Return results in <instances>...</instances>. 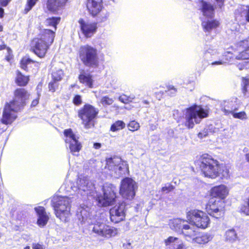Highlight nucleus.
<instances>
[{
	"mask_svg": "<svg viewBox=\"0 0 249 249\" xmlns=\"http://www.w3.org/2000/svg\"><path fill=\"white\" fill-rule=\"evenodd\" d=\"M170 228L182 234L187 241H191L194 244L204 245L208 243L214 237V235L209 232H200L197 234L196 229L188 224L185 219L176 218L170 221Z\"/></svg>",
	"mask_w": 249,
	"mask_h": 249,
	"instance_id": "f257e3e1",
	"label": "nucleus"
},
{
	"mask_svg": "<svg viewBox=\"0 0 249 249\" xmlns=\"http://www.w3.org/2000/svg\"><path fill=\"white\" fill-rule=\"evenodd\" d=\"M29 94L24 89H18L14 93V99L5 105L1 122L5 124H11L17 117V112L25 105Z\"/></svg>",
	"mask_w": 249,
	"mask_h": 249,
	"instance_id": "f03ea898",
	"label": "nucleus"
},
{
	"mask_svg": "<svg viewBox=\"0 0 249 249\" xmlns=\"http://www.w3.org/2000/svg\"><path fill=\"white\" fill-rule=\"evenodd\" d=\"M55 36V31L48 29L42 30L37 37L31 40L30 51L40 58L45 57L54 41Z\"/></svg>",
	"mask_w": 249,
	"mask_h": 249,
	"instance_id": "7ed1b4c3",
	"label": "nucleus"
},
{
	"mask_svg": "<svg viewBox=\"0 0 249 249\" xmlns=\"http://www.w3.org/2000/svg\"><path fill=\"white\" fill-rule=\"evenodd\" d=\"M77 186L74 183L66 181L61 186L60 189L66 193H69L71 195H74L77 192L78 194L83 195V193H86L87 195L90 194L94 189L93 183L87 177H79L76 182Z\"/></svg>",
	"mask_w": 249,
	"mask_h": 249,
	"instance_id": "20e7f679",
	"label": "nucleus"
},
{
	"mask_svg": "<svg viewBox=\"0 0 249 249\" xmlns=\"http://www.w3.org/2000/svg\"><path fill=\"white\" fill-rule=\"evenodd\" d=\"M114 186L110 184V220L115 223L124 219L125 216V203L121 202L114 192Z\"/></svg>",
	"mask_w": 249,
	"mask_h": 249,
	"instance_id": "39448f33",
	"label": "nucleus"
},
{
	"mask_svg": "<svg viewBox=\"0 0 249 249\" xmlns=\"http://www.w3.org/2000/svg\"><path fill=\"white\" fill-rule=\"evenodd\" d=\"M71 202V199L67 196H54L52 198L51 205L56 216L61 221H67L70 216Z\"/></svg>",
	"mask_w": 249,
	"mask_h": 249,
	"instance_id": "423d86ee",
	"label": "nucleus"
},
{
	"mask_svg": "<svg viewBox=\"0 0 249 249\" xmlns=\"http://www.w3.org/2000/svg\"><path fill=\"white\" fill-rule=\"evenodd\" d=\"M205 177L215 178L218 176V164L208 154L203 155L196 162Z\"/></svg>",
	"mask_w": 249,
	"mask_h": 249,
	"instance_id": "0eeeda50",
	"label": "nucleus"
},
{
	"mask_svg": "<svg viewBox=\"0 0 249 249\" xmlns=\"http://www.w3.org/2000/svg\"><path fill=\"white\" fill-rule=\"evenodd\" d=\"M209 111L200 106L194 105L186 110L185 125L189 128L194 127L195 124H199L201 120L208 116Z\"/></svg>",
	"mask_w": 249,
	"mask_h": 249,
	"instance_id": "6e6552de",
	"label": "nucleus"
},
{
	"mask_svg": "<svg viewBox=\"0 0 249 249\" xmlns=\"http://www.w3.org/2000/svg\"><path fill=\"white\" fill-rule=\"evenodd\" d=\"M78 56L82 63L86 66L96 68L99 65L98 51L89 44L80 46Z\"/></svg>",
	"mask_w": 249,
	"mask_h": 249,
	"instance_id": "1a4fd4ad",
	"label": "nucleus"
},
{
	"mask_svg": "<svg viewBox=\"0 0 249 249\" xmlns=\"http://www.w3.org/2000/svg\"><path fill=\"white\" fill-rule=\"evenodd\" d=\"M186 219L185 220L189 225L191 224L201 229L207 228L210 224V219L207 214L197 209H191L187 212Z\"/></svg>",
	"mask_w": 249,
	"mask_h": 249,
	"instance_id": "9d476101",
	"label": "nucleus"
},
{
	"mask_svg": "<svg viewBox=\"0 0 249 249\" xmlns=\"http://www.w3.org/2000/svg\"><path fill=\"white\" fill-rule=\"evenodd\" d=\"M137 189L136 182L131 178L126 177L121 182L120 194L124 199L131 200L134 198Z\"/></svg>",
	"mask_w": 249,
	"mask_h": 249,
	"instance_id": "9b49d317",
	"label": "nucleus"
},
{
	"mask_svg": "<svg viewBox=\"0 0 249 249\" xmlns=\"http://www.w3.org/2000/svg\"><path fill=\"white\" fill-rule=\"evenodd\" d=\"M128 172V166L125 161H122L119 157L110 158V175L118 178Z\"/></svg>",
	"mask_w": 249,
	"mask_h": 249,
	"instance_id": "f8f14e48",
	"label": "nucleus"
},
{
	"mask_svg": "<svg viewBox=\"0 0 249 249\" xmlns=\"http://www.w3.org/2000/svg\"><path fill=\"white\" fill-rule=\"evenodd\" d=\"M98 110L93 106L86 105L78 112V116L83 121V124L87 129L94 125L93 119L98 114Z\"/></svg>",
	"mask_w": 249,
	"mask_h": 249,
	"instance_id": "ddd939ff",
	"label": "nucleus"
},
{
	"mask_svg": "<svg viewBox=\"0 0 249 249\" xmlns=\"http://www.w3.org/2000/svg\"><path fill=\"white\" fill-rule=\"evenodd\" d=\"M225 204L223 200L211 198L206 205L207 213L216 218L221 217L224 215Z\"/></svg>",
	"mask_w": 249,
	"mask_h": 249,
	"instance_id": "4468645a",
	"label": "nucleus"
},
{
	"mask_svg": "<svg viewBox=\"0 0 249 249\" xmlns=\"http://www.w3.org/2000/svg\"><path fill=\"white\" fill-rule=\"evenodd\" d=\"M64 134L65 137V142L69 145L71 152L74 154L75 152H78L81 148V143L78 142V137L73 133L71 129L64 130Z\"/></svg>",
	"mask_w": 249,
	"mask_h": 249,
	"instance_id": "2eb2a0df",
	"label": "nucleus"
},
{
	"mask_svg": "<svg viewBox=\"0 0 249 249\" xmlns=\"http://www.w3.org/2000/svg\"><path fill=\"white\" fill-rule=\"evenodd\" d=\"M78 23L81 33L86 38L91 37L97 32L98 26L96 22L85 21L81 18L78 20Z\"/></svg>",
	"mask_w": 249,
	"mask_h": 249,
	"instance_id": "dca6fc26",
	"label": "nucleus"
},
{
	"mask_svg": "<svg viewBox=\"0 0 249 249\" xmlns=\"http://www.w3.org/2000/svg\"><path fill=\"white\" fill-rule=\"evenodd\" d=\"M41 63L31 59L28 54L22 57L19 61L20 67L26 71L36 72L40 68Z\"/></svg>",
	"mask_w": 249,
	"mask_h": 249,
	"instance_id": "f3484780",
	"label": "nucleus"
},
{
	"mask_svg": "<svg viewBox=\"0 0 249 249\" xmlns=\"http://www.w3.org/2000/svg\"><path fill=\"white\" fill-rule=\"evenodd\" d=\"M86 5L88 12L93 17L98 15L104 9L103 0H87Z\"/></svg>",
	"mask_w": 249,
	"mask_h": 249,
	"instance_id": "a211bd4d",
	"label": "nucleus"
},
{
	"mask_svg": "<svg viewBox=\"0 0 249 249\" xmlns=\"http://www.w3.org/2000/svg\"><path fill=\"white\" fill-rule=\"evenodd\" d=\"M69 0H47L46 7L48 11L56 14L64 9Z\"/></svg>",
	"mask_w": 249,
	"mask_h": 249,
	"instance_id": "6ab92c4d",
	"label": "nucleus"
},
{
	"mask_svg": "<svg viewBox=\"0 0 249 249\" xmlns=\"http://www.w3.org/2000/svg\"><path fill=\"white\" fill-rule=\"evenodd\" d=\"M166 249H186L183 241L176 237L169 236L164 241Z\"/></svg>",
	"mask_w": 249,
	"mask_h": 249,
	"instance_id": "aec40b11",
	"label": "nucleus"
},
{
	"mask_svg": "<svg viewBox=\"0 0 249 249\" xmlns=\"http://www.w3.org/2000/svg\"><path fill=\"white\" fill-rule=\"evenodd\" d=\"M228 193L229 191L227 187L224 185L215 186L211 190L212 198L222 200L227 196Z\"/></svg>",
	"mask_w": 249,
	"mask_h": 249,
	"instance_id": "412c9836",
	"label": "nucleus"
},
{
	"mask_svg": "<svg viewBox=\"0 0 249 249\" xmlns=\"http://www.w3.org/2000/svg\"><path fill=\"white\" fill-rule=\"evenodd\" d=\"M199 6L203 15L208 18H212L214 15V6L210 2L200 0Z\"/></svg>",
	"mask_w": 249,
	"mask_h": 249,
	"instance_id": "4be33fe9",
	"label": "nucleus"
},
{
	"mask_svg": "<svg viewBox=\"0 0 249 249\" xmlns=\"http://www.w3.org/2000/svg\"><path fill=\"white\" fill-rule=\"evenodd\" d=\"M35 210L37 215V224L40 227H43L47 224L49 219L45 208L41 206H38L35 208Z\"/></svg>",
	"mask_w": 249,
	"mask_h": 249,
	"instance_id": "5701e85b",
	"label": "nucleus"
},
{
	"mask_svg": "<svg viewBox=\"0 0 249 249\" xmlns=\"http://www.w3.org/2000/svg\"><path fill=\"white\" fill-rule=\"evenodd\" d=\"M234 14L236 20H245L249 22V6H239L235 10Z\"/></svg>",
	"mask_w": 249,
	"mask_h": 249,
	"instance_id": "b1692460",
	"label": "nucleus"
},
{
	"mask_svg": "<svg viewBox=\"0 0 249 249\" xmlns=\"http://www.w3.org/2000/svg\"><path fill=\"white\" fill-rule=\"evenodd\" d=\"M222 111L226 115L231 114L234 111L238 109L235 101L227 100L223 101L220 103Z\"/></svg>",
	"mask_w": 249,
	"mask_h": 249,
	"instance_id": "393cba45",
	"label": "nucleus"
},
{
	"mask_svg": "<svg viewBox=\"0 0 249 249\" xmlns=\"http://www.w3.org/2000/svg\"><path fill=\"white\" fill-rule=\"evenodd\" d=\"M219 23L216 20H209L203 21L202 26L205 32L210 33L215 30L219 26Z\"/></svg>",
	"mask_w": 249,
	"mask_h": 249,
	"instance_id": "a878e982",
	"label": "nucleus"
},
{
	"mask_svg": "<svg viewBox=\"0 0 249 249\" xmlns=\"http://www.w3.org/2000/svg\"><path fill=\"white\" fill-rule=\"evenodd\" d=\"M61 18L59 17H52L48 18L46 19V25L49 27H53L56 30L57 25L60 23Z\"/></svg>",
	"mask_w": 249,
	"mask_h": 249,
	"instance_id": "bb28decb",
	"label": "nucleus"
},
{
	"mask_svg": "<svg viewBox=\"0 0 249 249\" xmlns=\"http://www.w3.org/2000/svg\"><path fill=\"white\" fill-rule=\"evenodd\" d=\"M225 238L227 241L232 243L237 240L238 236L234 230L230 229L225 232Z\"/></svg>",
	"mask_w": 249,
	"mask_h": 249,
	"instance_id": "cd10ccee",
	"label": "nucleus"
},
{
	"mask_svg": "<svg viewBox=\"0 0 249 249\" xmlns=\"http://www.w3.org/2000/svg\"><path fill=\"white\" fill-rule=\"evenodd\" d=\"M218 171H219L218 177L225 178H227L230 177L229 170L226 166L218 165Z\"/></svg>",
	"mask_w": 249,
	"mask_h": 249,
	"instance_id": "c85d7f7f",
	"label": "nucleus"
},
{
	"mask_svg": "<svg viewBox=\"0 0 249 249\" xmlns=\"http://www.w3.org/2000/svg\"><path fill=\"white\" fill-rule=\"evenodd\" d=\"M125 126V123L122 121H117L113 123L110 128V130L115 132L123 129Z\"/></svg>",
	"mask_w": 249,
	"mask_h": 249,
	"instance_id": "c756f323",
	"label": "nucleus"
},
{
	"mask_svg": "<svg viewBox=\"0 0 249 249\" xmlns=\"http://www.w3.org/2000/svg\"><path fill=\"white\" fill-rule=\"evenodd\" d=\"M98 202L100 206H109V197L107 194L104 192L103 196L98 197Z\"/></svg>",
	"mask_w": 249,
	"mask_h": 249,
	"instance_id": "7c9ffc66",
	"label": "nucleus"
},
{
	"mask_svg": "<svg viewBox=\"0 0 249 249\" xmlns=\"http://www.w3.org/2000/svg\"><path fill=\"white\" fill-rule=\"evenodd\" d=\"M38 0H26L23 14H26L36 5Z\"/></svg>",
	"mask_w": 249,
	"mask_h": 249,
	"instance_id": "2f4dec72",
	"label": "nucleus"
},
{
	"mask_svg": "<svg viewBox=\"0 0 249 249\" xmlns=\"http://www.w3.org/2000/svg\"><path fill=\"white\" fill-rule=\"evenodd\" d=\"M239 48H242L243 49L241 53L245 52L244 54H248L249 52V36L247 39L239 42Z\"/></svg>",
	"mask_w": 249,
	"mask_h": 249,
	"instance_id": "473e14b6",
	"label": "nucleus"
},
{
	"mask_svg": "<svg viewBox=\"0 0 249 249\" xmlns=\"http://www.w3.org/2000/svg\"><path fill=\"white\" fill-rule=\"evenodd\" d=\"M244 53H240L236 56V58L238 59H246L245 61L243 62L242 65L245 69H249V58L247 54H244Z\"/></svg>",
	"mask_w": 249,
	"mask_h": 249,
	"instance_id": "72a5a7b5",
	"label": "nucleus"
},
{
	"mask_svg": "<svg viewBox=\"0 0 249 249\" xmlns=\"http://www.w3.org/2000/svg\"><path fill=\"white\" fill-rule=\"evenodd\" d=\"M116 98H118L120 102L124 104H127L129 102H131L132 100L134 99L135 96L130 95L128 96L125 94H122L119 96L116 97Z\"/></svg>",
	"mask_w": 249,
	"mask_h": 249,
	"instance_id": "f704fd0d",
	"label": "nucleus"
},
{
	"mask_svg": "<svg viewBox=\"0 0 249 249\" xmlns=\"http://www.w3.org/2000/svg\"><path fill=\"white\" fill-rule=\"evenodd\" d=\"M217 53V50L211 46H206L205 48L204 54L206 57H208V54L214 55Z\"/></svg>",
	"mask_w": 249,
	"mask_h": 249,
	"instance_id": "c9c22d12",
	"label": "nucleus"
},
{
	"mask_svg": "<svg viewBox=\"0 0 249 249\" xmlns=\"http://www.w3.org/2000/svg\"><path fill=\"white\" fill-rule=\"evenodd\" d=\"M127 127L130 131H135L138 130L140 128V126L137 122L135 121H132L127 124Z\"/></svg>",
	"mask_w": 249,
	"mask_h": 249,
	"instance_id": "e433bc0d",
	"label": "nucleus"
},
{
	"mask_svg": "<svg viewBox=\"0 0 249 249\" xmlns=\"http://www.w3.org/2000/svg\"><path fill=\"white\" fill-rule=\"evenodd\" d=\"M64 75L63 71L60 69L55 68L52 72V78H62Z\"/></svg>",
	"mask_w": 249,
	"mask_h": 249,
	"instance_id": "4c0bfd02",
	"label": "nucleus"
},
{
	"mask_svg": "<svg viewBox=\"0 0 249 249\" xmlns=\"http://www.w3.org/2000/svg\"><path fill=\"white\" fill-rule=\"evenodd\" d=\"M241 211L247 215H249V196L241 207Z\"/></svg>",
	"mask_w": 249,
	"mask_h": 249,
	"instance_id": "58836bf2",
	"label": "nucleus"
},
{
	"mask_svg": "<svg viewBox=\"0 0 249 249\" xmlns=\"http://www.w3.org/2000/svg\"><path fill=\"white\" fill-rule=\"evenodd\" d=\"M231 114L234 118L241 120H246L247 119V114L245 111L236 112L235 111H234Z\"/></svg>",
	"mask_w": 249,
	"mask_h": 249,
	"instance_id": "ea45409f",
	"label": "nucleus"
},
{
	"mask_svg": "<svg viewBox=\"0 0 249 249\" xmlns=\"http://www.w3.org/2000/svg\"><path fill=\"white\" fill-rule=\"evenodd\" d=\"M165 91L170 96H174L176 94L177 90L172 85H168L167 86V90Z\"/></svg>",
	"mask_w": 249,
	"mask_h": 249,
	"instance_id": "a19ab883",
	"label": "nucleus"
},
{
	"mask_svg": "<svg viewBox=\"0 0 249 249\" xmlns=\"http://www.w3.org/2000/svg\"><path fill=\"white\" fill-rule=\"evenodd\" d=\"M242 86V91L245 94L249 89V79H243Z\"/></svg>",
	"mask_w": 249,
	"mask_h": 249,
	"instance_id": "79ce46f5",
	"label": "nucleus"
},
{
	"mask_svg": "<svg viewBox=\"0 0 249 249\" xmlns=\"http://www.w3.org/2000/svg\"><path fill=\"white\" fill-rule=\"evenodd\" d=\"M80 82L85 85V86L92 88L93 86L92 79H79Z\"/></svg>",
	"mask_w": 249,
	"mask_h": 249,
	"instance_id": "37998d69",
	"label": "nucleus"
},
{
	"mask_svg": "<svg viewBox=\"0 0 249 249\" xmlns=\"http://www.w3.org/2000/svg\"><path fill=\"white\" fill-rule=\"evenodd\" d=\"M6 51L7 54L5 57V59L8 62H10L14 58L12 51L9 47H7Z\"/></svg>",
	"mask_w": 249,
	"mask_h": 249,
	"instance_id": "c03bdc74",
	"label": "nucleus"
},
{
	"mask_svg": "<svg viewBox=\"0 0 249 249\" xmlns=\"http://www.w3.org/2000/svg\"><path fill=\"white\" fill-rule=\"evenodd\" d=\"M61 79H53V81L50 82L49 84V89L50 91L54 92L55 91V87L57 85V82Z\"/></svg>",
	"mask_w": 249,
	"mask_h": 249,
	"instance_id": "a18cd8bd",
	"label": "nucleus"
},
{
	"mask_svg": "<svg viewBox=\"0 0 249 249\" xmlns=\"http://www.w3.org/2000/svg\"><path fill=\"white\" fill-rule=\"evenodd\" d=\"M174 187L172 185L170 184H165L164 186L162 187L161 191L165 193H168L172 191Z\"/></svg>",
	"mask_w": 249,
	"mask_h": 249,
	"instance_id": "49530a36",
	"label": "nucleus"
},
{
	"mask_svg": "<svg viewBox=\"0 0 249 249\" xmlns=\"http://www.w3.org/2000/svg\"><path fill=\"white\" fill-rule=\"evenodd\" d=\"M93 231L97 233L99 235H101L103 236H107V234H109V231L107 230L104 231L103 230H101V229H100V230H96V228L94 227L93 229Z\"/></svg>",
	"mask_w": 249,
	"mask_h": 249,
	"instance_id": "de8ad7c7",
	"label": "nucleus"
},
{
	"mask_svg": "<svg viewBox=\"0 0 249 249\" xmlns=\"http://www.w3.org/2000/svg\"><path fill=\"white\" fill-rule=\"evenodd\" d=\"M29 79H16V83L20 86H25L28 82Z\"/></svg>",
	"mask_w": 249,
	"mask_h": 249,
	"instance_id": "09e8293b",
	"label": "nucleus"
},
{
	"mask_svg": "<svg viewBox=\"0 0 249 249\" xmlns=\"http://www.w3.org/2000/svg\"><path fill=\"white\" fill-rule=\"evenodd\" d=\"M73 103L75 105H79L82 103V99L81 96L79 95H75L73 99Z\"/></svg>",
	"mask_w": 249,
	"mask_h": 249,
	"instance_id": "8fccbe9b",
	"label": "nucleus"
},
{
	"mask_svg": "<svg viewBox=\"0 0 249 249\" xmlns=\"http://www.w3.org/2000/svg\"><path fill=\"white\" fill-rule=\"evenodd\" d=\"M101 103L104 106H107L109 104V98L107 96H105L102 98L101 101Z\"/></svg>",
	"mask_w": 249,
	"mask_h": 249,
	"instance_id": "3c124183",
	"label": "nucleus"
},
{
	"mask_svg": "<svg viewBox=\"0 0 249 249\" xmlns=\"http://www.w3.org/2000/svg\"><path fill=\"white\" fill-rule=\"evenodd\" d=\"M118 230L114 227L110 228V236H115L118 233Z\"/></svg>",
	"mask_w": 249,
	"mask_h": 249,
	"instance_id": "603ef678",
	"label": "nucleus"
},
{
	"mask_svg": "<svg viewBox=\"0 0 249 249\" xmlns=\"http://www.w3.org/2000/svg\"><path fill=\"white\" fill-rule=\"evenodd\" d=\"M33 249H45V247L43 245L39 244H34L33 245Z\"/></svg>",
	"mask_w": 249,
	"mask_h": 249,
	"instance_id": "864d4df0",
	"label": "nucleus"
},
{
	"mask_svg": "<svg viewBox=\"0 0 249 249\" xmlns=\"http://www.w3.org/2000/svg\"><path fill=\"white\" fill-rule=\"evenodd\" d=\"M122 109V107H119V106H116L115 105H114L111 107V111L114 109L117 113H119L120 112V110Z\"/></svg>",
	"mask_w": 249,
	"mask_h": 249,
	"instance_id": "5fc2aeb1",
	"label": "nucleus"
},
{
	"mask_svg": "<svg viewBox=\"0 0 249 249\" xmlns=\"http://www.w3.org/2000/svg\"><path fill=\"white\" fill-rule=\"evenodd\" d=\"M16 73L17 78H29V76H24L19 70L16 71Z\"/></svg>",
	"mask_w": 249,
	"mask_h": 249,
	"instance_id": "6e6d98bb",
	"label": "nucleus"
},
{
	"mask_svg": "<svg viewBox=\"0 0 249 249\" xmlns=\"http://www.w3.org/2000/svg\"><path fill=\"white\" fill-rule=\"evenodd\" d=\"M12 0H0V4L7 6Z\"/></svg>",
	"mask_w": 249,
	"mask_h": 249,
	"instance_id": "4d7b16f0",
	"label": "nucleus"
},
{
	"mask_svg": "<svg viewBox=\"0 0 249 249\" xmlns=\"http://www.w3.org/2000/svg\"><path fill=\"white\" fill-rule=\"evenodd\" d=\"M163 94V92H161V91L156 92L155 93V96H156V98L157 99H158L159 100H160L162 97Z\"/></svg>",
	"mask_w": 249,
	"mask_h": 249,
	"instance_id": "13d9d810",
	"label": "nucleus"
},
{
	"mask_svg": "<svg viewBox=\"0 0 249 249\" xmlns=\"http://www.w3.org/2000/svg\"><path fill=\"white\" fill-rule=\"evenodd\" d=\"M219 8H221L223 6L225 0H215Z\"/></svg>",
	"mask_w": 249,
	"mask_h": 249,
	"instance_id": "bf43d9fd",
	"label": "nucleus"
},
{
	"mask_svg": "<svg viewBox=\"0 0 249 249\" xmlns=\"http://www.w3.org/2000/svg\"><path fill=\"white\" fill-rule=\"evenodd\" d=\"M38 99L39 98H38L34 100L31 104V106L32 107H35L38 104Z\"/></svg>",
	"mask_w": 249,
	"mask_h": 249,
	"instance_id": "052dcab7",
	"label": "nucleus"
},
{
	"mask_svg": "<svg viewBox=\"0 0 249 249\" xmlns=\"http://www.w3.org/2000/svg\"><path fill=\"white\" fill-rule=\"evenodd\" d=\"M224 63V62L223 61H215V62H212L211 63L212 65H222Z\"/></svg>",
	"mask_w": 249,
	"mask_h": 249,
	"instance_id": "680f3d73",
	"label": "nucleus"
},
{
	"mask_svg": "<svg viewBox=\"0 0 249 249\" xmlns=\"http://www.w3.org/2000/svg\"><path fill=\"white\" fill-rule=\"evenodd\" d=\"M101 147V144L100 143H94L93 144V147L96 149H98Z\"/></svg>",
	"mask_w": 249,
	"mask_h": 249,
	"instance_id": "e2e57ef3",
	"label": "nucleus"
},
{
	"mask_svg": "<svg viewBox=\"0 0 249 249\" xmlns=\"http://www.w3.org/2000/svg\"><path fill=\"white\" fill-rule=\"evenodd\" d=\"M207 135L205 132H199L198 134V136L200 138H202L203 137H206Z\"/></svg>",
	"mask_w": 249,
	"mask_h": 249,
	"instance_id": "0e129e2a",
	"label": "nucleus"
},
{
	"mask_svg": "<svg viewBox=\"0 0 249 249\" xmlns=\"http://www.w3.org/2000/svg\"><path fill=\"white\" fill-rule=\"evenodd\" d=\"M8 47L6 46V44L3 43L2 44H0V51L6 49L7 50V48Z\"/></svg>",
	"mask_w": 249,
	"mask_h": 249,
	"instance_id": "69168bd1",
	"label": "nucleus"
},
{
	"mask_svg": "<svg viewBox=\"0 0 249 249\" xmlns=\"http://www.w3.org/2000/svg\"><path fill=\"white\" fill-rule=\"evenodd\" d=\"M157 128V126L154 124H150V130L153 131Z\"/></svg>",
	"mask_w": 249,
	"mask_h": 249,
	"instance_id": "338daca9",
	"label": "nucleus"
},
{
	"mask_svg": "<svg viewBox=\"0 0 249 249\" xmlns=\"http://www.w3.org/2000/svg\"><path fill=\"white\" fill-rule=\"evenodd\" d=\"M78 78H91V76H86V75H83V74H80Z\"/></svg>",
	"mask_w": 249,
	"mask_h": 249,
	"instance_id": "774afa93",
	"label": "nucleus"
}]
</instances>
